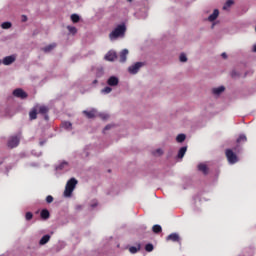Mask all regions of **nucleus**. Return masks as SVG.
Listing matches in <instances>:
<instances>
[{
	"instance_id": "1",
	"label": "nucleus",
	"mask_w": 256,
	"mask_h": 256,
	"mask_svg": "<svg viewBox=\"0 0 256 256\" xmlns=\"http://www.w3.org/2000/svg\"><path fill=\"white\" fill-rule=\"evenodd\" d=\"M125 31H127V27L125 24L118 25L110 34L109 39L110 41H116L119 37H125Z\"/></svg>"
},
{
	"instance_id": "2",
	"label": "nucleus",
	"mask_w": 256,
	"mask_h": 256,
	"mask_svg": "<svg viewBox=\"0 0 256 256\" xmlns=\"http://www.w3.org/2000/svg\"><path fill=\"white\" fill-rule=\"evenodd\" d=\"M77 179L75 178H71L70 180L67 181L66 186H65V190H64V197H66L67 199L71 198L73 195V192L75 191V187H77Z\"/></svg>"
},
{
	"instance_id": "3",
	"label": "nucleus",
	"mask_w": 256,
	"mask_h": 256,
	"mask_svg": "<svg viewBox=\"0 0 256 256\" xmlns=\"http://www.w3.org/2000/svg\"><path fill=\"white\" fill-rule=\"evenodd\" d=\"M226 157L230 165H235V163L239 161V158H237V154L234 153L231 149L226 150Z\"/></svg>"
},
{
	"instance_id": "4",
	"label": "nucleus",
	"mask_w": 256,
	"mask_h": 256,
	"mask_svg": "<svg viewBox=\"0 0 256 256\" xmlns=\"http://www.w3.org/2000/svg\"><path fill=\"white\" fill-rule=\"evenodd\" d=\"M144 65L145 63L143 62H136L135 64L128 67V73H130V75H137L141 67H143Z\"/></svg>"
},
{
	"instance_id": "5",
	"label": "nucleus",
	"mask_w": 256,
	"mask_h": 256,
	"mask_svg": "<svg viewBox=\"0 0 256 256\" xmlns=\"http://www.w3.org/2000/svg\"><path fill=\"white\" fill-rule=\"evenodd\" d=\"M21 141V136H12L8 139V147L10 149H15V147H17L19 145Z\"/></svg>"
},
{
	"instance_id": "6",
	"label": "nucleus",
	"mask_w": 256,
	"mask_h": 256,
	"mask_svg": "<svg viewBox=\"0 0 256 256\" xmlns=\"http://www.w3.org/2000/svg\"><path fill=\"white\" fill-rule=\"evenodd\" d=\"M107 85L109 87H117V85H119V77L117 76H110L108 79H107Z\"/></svg>"
},
{
	"instance_id": "7",
	"label": "nucleus",
	"mask_w": 256,
	"mask_h": 256,
	"mask_svg": "<svg viewBox=\"0 0 256 256\" xmlns=\"http://www.w3.org/2000/svg\"><path fill=\"white\" fill-rule=\"evenodd\" d=\"M13 95H14V97H17L18 99H27L26 92L21 88L15 89L13 91Z\"/></svg>"
},
{
	"instance_id": "8",
	"label": "nucleus",
	"mask_w": 256,
	"mask_h": 256,
	"mask_svg": "<svg viewBox=\"0 0 256 256\" xmlns=\"http://www.w3.org/2000/svg\"><path fill=\"white\" fill-rule=\"evenodd\" d=\"M82 113L87 119H95L97 117V109L95 108H92L90 111L84 110Z\"/></svg>"
},
{
	"instance_id": "9",
	"label": "nucleus",
	"mask_w": 256,
	"mask_h": 256,
	"mask_svg": "<svg viewBox=\"0 0 256 256\" xmlns=\"http://www.w3.org/2000/svg\"><path fill=\"white\" fill-rule=\"evenodd\" d=\"M211 93L215 95V97H219V95L225 93V86L214 87L211 89Z\"/></svg>"
},
{
	"instance_id": "10",
	"label": "nucleus",
	"mask_w": 256,
	"mask_h": 256,
	"mask_svg": "<svg viewBox=\"0 0 256 256\" xmlns=\"http://www.w3.org/2000/svg\"><path fill=\"white\" fill-rule=\"evenodd\" d=\"M166 241H173V243H180L181 237L177 233H172L167 236Z\"/></svg>"
},
{
	"instance_id": "11",
	"label": "nucleus",
	"mask_w": 256,
	"mask_h": 256,
	"mask_svg": "<svg viewBox=\"0 0 256 256\" xmlns=\"http://www.w3.org/2000/svg\"><path fill=\"white\" fill-rule=\"evenodd\" d=\"M105 59L106 61H115V59H117V53L115 51H109L105 55Z\"/></svg>"
},
{
	"instance_id": "12",
	"label": "nucleus",
	"mask_w": 256,
	"mask_h": 256,
	"mask_svg": "<svg viewBox=\"0 0 256 256\" xmlns=\"http://www.w3.org/2000/svg\"><path fill=\"white\" fill-rule=\"evenodd\" d=\"M129 55V50L123 49L120 52V63H125L127 61V56Z\"/></svg>"
},
{
	"instance_id": "13",
	"label": "nucleus",
	"mask_w": 256,
	"mask_h": 256,
	"mask_svg": "<svg viewBox=\"0 0 256 256\" xmlns=\"http://www.w3.org/2000/svg\"><path fill=\"white\" fill-rule=\"evenodd\" d=\"M2 63L3 65H12V63H15V56H6Z\"/></svg>"
},
{
	"instance_id": "14",
	"label": "nucleus",
	"mask_w": 256,
	"mask_h": 256,
	"mask_svg": "<svg viewBox=\"0 0 256 256\" xmlns=\"http://www.w3.org/2000/svg\"><path fill=\"white\" fill-rule=\"evenodd\" d=\"M217 17H219V9H215L213 13L208 17V21L210 23H213V21H216Z\"/></svg>"
},
{
	"instance_id": "15",
	"label": "nucleus",
	"mask_w": 256,
	"mask_h": 256,
	"mask_svg": "<svg viewBox=\"0 0 256 256\" xmlns=\"http://www.w3.org/2000/svg\"><path fill=\"white\" fill-rule=\"evenodd\" d=\"M48 241H51V235L46 234L40 239L39 245H47Z\"/></svg>"
},
{
	"instance_id": "16",
	"label": "nucleus",
	"mask_w": 256,
	"mask_h": 256,
	"mask_svg": "<svg viewBox=\"0 0 256 256\" xmlns=\"http://www.w3.org/2000/svg\"><path fill=\"white\" fill-rule=\"evenodd\" d=\"M185 153H187V146H183L179 149L178 151V159H183V157H185Z\"/></svg>"
},
{
	"instance_id": "17",
	"label": "nucleus",
	"mask_w": 256,
	"mask_h": 256,
	"mask_svg": "<svg viewBox=\"0 0 256 256\" xmlns=\"http://www.w3.org/2000/svg\"><path fill=\"white\" fill-rule=\"evenodd\" d=\"M57 47V44L53 43V44H49L48 46H45L42 50L44 51V53H51V51H53V49H55Z\"/></svg>"
},
{
	"instance_id": "18",
	"label": "nucleus",
	"mask_w": 256,
	"mask_h": 256,
	"mask_svg": "<svg viewBox=\"0 0 256 256\" xmlns=\"http://www.w3.org/2000/svg\"><path fill=\"white\" fill-rule=\"evenodd\" d=\"M198 170H200L204 175H207V173H209V168H207V165L204 163L198 165Z\"/></svg>"
},
{
	"instance_id": "19",
	"label": "nucleus",
	"mask_w": 256,
	"mask_h": 256,
	"mask_svg": "<svg viewBox=\"0 0 256 256\" xmlns=\"http://www.w3.org/2000/svg\"><path fill=\"white\" fill-rule=\"evenodd\" d=\"M165 151L163 150V148H158L156 150L152 151V155L154 157H161L162 155H164Z\"/></svg>"
},
{
	"instance_id": "20",
	"label": "nucleus",
	"mask_w": 256,
	"mask_h": 256,
	"mask_svg": "<svg viewBox=\"0 0 256 256\" xmlns=\"http://www.w3.org/2000/svg\"><path fill=\"white\" fill-rule=\"evenodd\" d=\"M66 167H69V163L67 161H63L56 167V170L63 171V169H66Z\"/></svg>"
},
{
	"instance_id": "21",
	"label": "nucleus",
	"mask_w": 256,
	"mask_h": 256,
	"mask_svg": "<svg viewBox=\"0 0 256 256\" xmlns=\"http://www.w3.org/2000/svg\"><path fill=\"white\" fill-rule=\"evenodd\" d=\"M139 251H141V244H138L137 247L131 246V247L129 248V252L132 253V255H135V253H137V252H139Z\"/></svg>"
},
{
	"instance_id": "22",
	"label": "nucleus",
	"mask_w": 256,
	"mask_h": 256,
	"mask_svg": "<svg viewBox=\"0 0 256 256\" xmlns=\"http://www.w3.org/2000/svg\"><path fill=\"white\" fill-rule=\"evenodd\" d=\"M37 107H38L39 113H41L42 115H45L46 113L49 112V108H47V106H37Z\"/></svg>"
},
{
	"instance_id": "23",
	"label": "nucleus",
	"mask_w": 256,
	"mask_h": 256,
	"mask_svg": "<svg viewBox=\"0 0 256 256\" xmlns=\"http://www.w3.org/2000/svg\"><path fill=\"white\" fill-rule=\"evenodd\" d=\"M187 139V136L185 134H178L176 137L177 143H183Z\"/></svg>"
},
{
	"instance_id": "24",
	"label": "nucleus",
	"mask_w": 256,
	"mask_h": 256,
	"mask_svg": "<svg viewBox=\"0 0 256 256\" xmlns=\"http://www.w3.org/2000/svg\"><path fill=\"white\" fill-rule=\"evenodd\" d=\"M40 215L42 219H49L50 217L49 210L47 209L42 210Z\"/></svg>"
},
{
	"instance_id": "25",
	"label": "nucleus",
	"mask_w": 256,
	"mask_h": 256,
	"mask_svg": "<svg viewBox=\"0 0 256 256\" xmlns=\"http://www.w3.org/2000/svg\"><path fill=\"white\" fill-rule=\"evenodd\" d=\"M179 61H180V63H187V61H188L187 54L181 53L179 56Z\"/></svg>"
},
{
	"instance_id": "26",
	"label": "nucleus",
	"mask_w": 256,
	"mask_h": 256,
	"mask_svg": "<svg viewBox=\"0 0 256 256\" xmlns=\"http://www.w3.org/2000/svg\"><path fill=\"white\" fill-rule=\"evenodd\" d=\"M111 91H113V88H111V86H106L104 89L101 90V93L103 95H109V93H111Z\"/></svg>"
},
{
	"instance_id": "27",
	"label": "nucleus",
	"mask_w": 256,
	"mask_h": 256,
	"mask_svg": "<svg viewBox=\"0 0 256 256\" xmlns=\"http://www.w3.org/2000/svg\"><path fill=\"white\" fill-rule=\"evenodd\" d=\"M235 2L233 0H228L224 6H223V10L227 11V9H229V7H231Z\"/></svg>"
},
{
	"instance_id": "28",
	"label": "nucleus",
	"mask_w": 256,
	"mask_h": 256,
	"mask_svg": "<svg viewBox=\"0 0 256 256\" xmlns=\"http://www.w3.org/2000/svg\"><path fill=\"white\" fill-rule=\"evenodd\" d=\"M1 27H2V29H11V27H13V24L11 22L7 21V22H3L1 24Z\"/></svg>"
},
{
	"instance_id": "29",
	"label": "nucleus",
	"mask_w": 256,
	"mask_h": 256,
	"mask_svg": "<svg viewBox=\"0 0 256 256\" xmlns=\"http://www.w3.org/2000/svg\"><path fill=\"white\" fill-rule=\"evenodd\" d=\"M29 117L31 121H33L34 119H37V109H33L32 111H30Z\"/></svg>"
},
{
	"instance_id": "30",
	"label": "nucleus",
	"mask_w": 256,
	"mask_h": 256,
	"mask_svg": "<svg viewBox=\"0 0 256 256\" xmlns=\"http://www.w3.org/2000/svg\"><path fill=\"white\" fill-rule=\"evenodd\" d=\"M80 19H81V18L79 17L78 14H72V15H71V21H72L73 23H79Z\"/></svg>"
},
{
	"instance_id": "31",
	"label": "nucleus",
	"mask_w": 256,
	"mask_h": 256,
	"mask_svg": "<svg viewBox=\"0 0 256 256\" xmlns=\"http://www.w3.org/2000/svg\"><path fill=\"white\" fill-rule=\"evenodd\" d=\"M67 29H68L69 33H71L72 35H76L77 28L75 26H67Z\"/></svg>"
},
{
	"instance_id": "32",
	"label": "nucleus",
	"mask_w": 256,
	"mask_h": 256,
	"mask_svg": "<svg viewBox=\"0 0 256 256\" xmlns=\"http://www.w3.org/2000/svg\"><path fill=\"white\" fill-rule=\"evenodd\" d=\"M152 231L154 232V233H161V231H162V228H161V225H154L153 227H152Z\"/></svg>"
},
{
	"instance_id": "33",
	"label": "nucleus",
	"mask_w": 256,
	"mask_h": 256,
	"mask_svg": "<svg viewBox=\"0 0 256 256\" xmlns=\"http://www.w3.org/2000/svg\"><path fill=\"white\" fill-rule=\"evenodd\" d=\"M114 125L113 124H108L105 126V128L103 129V133L104 135L107 133V131L113 129Z\"/></svg>"
},
{
	"instance_id": "34",
	"label": "nucleus",
	"mask_w": 256,
	"mask_h": 256,
	"mask_svg": "<svg viewBox=\"0 0 256 256\" xmlns=\"http://www.w3.org/2000/svg\"><path fill=\"white\" fill-rule=\"evenodd\" d=\"M247 141V136H245L244 134L240 135L239 138L237 139V143H241V142Z\"/></svg>"
},
{
	"instance_id": "35",
	"label": "nucleus",
	"mask_w": 256,
	"mask_h": 256,
	"mask_svg": "<svg viewBox=\"0 0 256 256\" xmlns=\"http://www.w3.org/2000/svg\"><path fill=\"white\" fill-rule=\"evenodd\" d=\"M153 249H154L153 244H146L145 251H147L148 253H151Z\"/></svg>"
},
{
	"instance_id": "36",
	"label": "nucleus",
	"mask_w": 256,
	"mask_h": 256,
	"mask_svg": "<svg viewBox=\"0 0 256 256\" xmlns=\"http://www.w3.org/2000/svg\"><path fill=\"white\" fill-rule=\"evenodd\" d=\"M62 125L64 129H71V127H73V124H71V122H63Z\"/></svg>"
},
{
	"instance_id": "37",
	"label": "nucleus",
	"mask_w": 256,
	"mask_h": 256,
	"mask_svg": "<svg viewBox=\"0 0 256 256\" xmlns=\"http://www.w3.org/2000/svg\"><path fill=\"white\" fill-rule=\"evenodd\" d=\"M25 219L26 221H31V219H33V213L27 212L25 215Z\"/></svg>"
},
{
	"instance_id": "38",
	"label": "nucleus",
	"mask_w": 256,
	"mask_h": 256,
	"mask_svg": "<svg viewBox=\"0 0 256 256\" xmlns=\"http://www.w3.org/2000/svg\"><path fill=\"white\" fill-rule=\"evenodd\" d=\"M100 118H101L103 121H107V119H109V114H107V113H101V114H100Z\"/></svg>"
},
{
	"instance_id": "39",
	"label": "nucleus",
	"mask_w": 256,
	"mask_h": 256,
	"mask_svg": "<svg viewBox=\"0 0 256 256\" xmlns=\"http://www.w3.org/2000/svg\"><path fill=\"white\" fill-rule=\"evenodd\" d=\"M230 75L233 79H235L239 77V72H237L236 70H232Z\"/></svg>"
},
{
	"instance_id": "40",
	"label": "nucleus",
	"mask_w": 256,
	"mask_h": 256,
	"mask_svg": "<svg viewBox=\"0 0 256 256\" xmlns=\"http://www.w3.org/2000/svg\"><path fill=\"white\" fill-rule=\"evenodd\" d=\"M46 202H47V203H53V196L48 195V196L46 197Z\"/></svg>"
},
{
	"instance_id": "41",
	"label": "nucleus",
	"mask_w": 256,
	"mask_h": 256,
	"mask_svg": "<svg viewBox=\"0 0 256 256\" xmlns=\"http://www.w3.org/2000/svg\"><path fill=\"white\" fill-rule=\"evenodd\" d=\"M22 22L23 23L27 22V16L26 15H22Z\"/></svg>"
},
{
	"instance_id": "42",
	"label": "nucleus",
	"mask_w": 256,
	"mask_h": 256,
	"mask_svg": "<svg viewBox=\"0 0 256 256\" xmlns=\"http://www.w3.org/2000/svg\"><path fill=\"white\" fill-rule=\"evenodd\" d=\"M222 57H223V59H227V53L223 52Z\"/></svg>"
},
{
	"instance_id": "43",
	"label": "nucleus",
	"mask_w": 256,
	"mask_h": 256,
	"mask_svg": "<svg viewBox=\"0 0 256 256\" xmlns=\"http://www.w3.org/2000/svg\"><path fill=\"white\" fill-rule=\"evenodd\" d=\"M252 51L253 53H256V44L253 45Z\"/></svg>"
},
{
	"instance_id": "44",
	"label": "nucleus",
	"mask_w": 256,
	"mask_h": 256,
	"mask_svg": "<svg viewBox=\"0 0 256 256\" xmlns=\"http://www.w3.org/2000/svg\"><path fill=\"white\" fill-rule=\"evenodd\" d=\"M76 209H77V210H81V209H83V206L78 205V206H76Z\"/></svg>"
},
{
	"instance_id": "45",
	"label": "nucleus",
	"mask_w": 256,
	"mask_h": 256,
	"mask_svg": "<svg viewBox=\"0 0 256 256\" xmlns=\"http://www.w3.org/2000/svg\"><path fill=\"white\" fill-rule=\"evenodd\" d=\"M40 145L41 146L45 145V141H40Z\"/></svg>"
},
{
	"instance_id": "46",
	"label": "nucleus",
	"mask_w": 256,
	"mask_h": 256,
	"mask_svg": "<svg viewBox=\"0 0 256 256\" xmlns=\"http://www.w3.org/2000/svg\"><path fill=\"white\" fill-rule=\"evenodd\" d=\"M126 1H128V3H131V2H133V0H126Z\"/></svg>"
},
{
	"instance_id": "47",
	"label": "nucleus",
	"mask_w": 256,
	"mask_h": 256,
	"mask_svg": "<svg viewBox=\"0 0 256 256\" xmlns=\"http://www.w3.org/2000/svg\"><path fill=\"white\" fill-rule=\"evenodd\" d=\"M92 207H97V204H93Z\"/></svg>"
},
{
	"instance_id": "48",
	"label": "nucleus",
	"mask_w": 256,
	"mask_h": 256,
	"mask_svg": "<svg viewBox=\"0 0 256 256\" xmlns=\"http://www.w3.org/2000/svg\"><path fill=\"white\" fill-rule=\"evenodd\" d=\"M213 27H215V24H212V29H213Z\"/></svg>"
},
{
	"instance_id": "49",
	"label": "nucleus",
	"mask_w": 256,
	"mask_h": 256,
	"mask_svg": "<svg viewBox=\"0 0 256 256\" xmlns=\"http://www.w3.org/2000/svg\"><path fill=\"white\" fill-rule=\"evenodd\" d=\"M45 119H49V117H48V116H45Z\"/></svg>"
},
{
	"instance_id": "50",
	"label": "nucleus",
	"mask_w": 256,
	"mask_h": 256,
	"mask_svg": "<svg viewBox=\"0 0 256 256\" xmlns=\"http://www.w3.org/2000/svg\"><path fill=\"white\" fill-rule=\"evenodd\" d=\"M0 65H1V60H0Z\"/></svg>"
}]
</instances>
